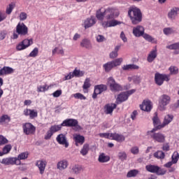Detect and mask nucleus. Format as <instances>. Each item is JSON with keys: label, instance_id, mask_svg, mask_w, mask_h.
Wrapping results in <instances>:
<instances>
[{"label": "nucleus", "instance_id": "obj_1", "mask_svg": "<svg viewBox=\"0 0 179 179\" xmlns=\"http://www.w3.org/2000/svg\"><path fill=\"white\" fill-rule=\"evenodd\" d=\"M101 7L96 11V17L100 20L104 29L108 27H114L121 24V22L115 20V17L120 16V10L115 7H108L104 8Z\"/></svg>", "mask_w": 179, "mask_h": 179}, {"label": "nucleus", "instance_id": "obj_2", "mask_svg": "<svg viewBox=\"0 0 179 179\" xmlns=\"http://www.w3.org/2000/svg\"><path fill=\"white\" fill-rule=\"evenodd\" d=\"M79 122L78 120L76 119H66L64 120L61 124H55L50 127L49 129L53 134L55 132H58L61 131L62 127H78L80 128V126H78Z\"/></svg>", "mask_w": 179, "mask_h": 179}, {"label": "nucleus", "instance_id": "obj_3", "mask_svg": "<svg viewBox=\"0 0 179 179\" xmlns=\"http://www.w3.org/2000/svg\"><path fill=\"white\" fill-rule=\"evenodd\" d=\"M163 128H159L157 126L153 128L151 131L147 132L148 138L152 139L155 142H158V143H164L166 142V136L161 132L156 133V131L162 129Z\"/></svg>", "mask_w": 179, "mask_h": 179}, {"label": "nucleus", "instance_id": "obj_4", "mask_svg": "<svg viewBox=\"0 0 179 179\" xmlns=\"http://www.w3.org/2000/svg\"><path fill=\"white\" fill-rule=\"evenodd\" d=\"M132 24H138L142 22V12L138 8H131L128 11Z\"/></svg>", "mask_w": 179, "mask_h": 179}, {"label": "nucleus", "instance_id": "obj_5", "mask_svg": "<svg viewBox=\"0 0 179 179\" xmlns=\"http://www.w3.org/2000/svg\"><path fill=\"white\" fill-rule=\"evenodd\" d=\"M17 33V34H16ZM16 33H13V38L14 40H16L19 37V34L20 36H27L29 34V28H27V26L24 24V23H18L16 26Z\"/></svg>", "mask_w": 179, "mask_h": 179}, {"label": "nucleus", "instance_id": "obj_6", "mask_svg": "<svg viewBox=\"0 0 179 179\" xmlns=\"http://www.w3.org/2000/svg\"><path fill=\"white\" fill-rule=\"evenodd\" d=\"M136 92V89L130 90L129 91L121 92L117 95L116 99V104H121V103H124V101H127L129 98V96L134 94Z\"/></svg>", "mask_w": 179, "mask_h": 179}, {"label": "nucleus", "instance_id": "obj_7", "mask_svg": "<svg viewBox=\"0 0 179 179\" xmlns=\"http://www.w3.org/2000/svg\"><path fill=\"white\" fill-rule=\"evenodd\" d=\"M145 169L149 173H152L154 174H157V176H164L166 173H167V171L161 169L160 166L152 165V164H148L145 166Z\"/></svg>", "mask_w": 179, "mask_h": 179}, {"label": "nucleus", "instance_id": "obj_8", "mask_svg": "<svg viewBox=\"0 0 179 179\" xmlns=\"http://www.w3.org/2000/svg\"><path fill=\"white\" fill-rule=\"evenodd\" d=\"M122 58H117L111 62H108L103 65V68L105 70V72H110L113 68H115L116 66H120L121 64H122Z\"/></svg>", "mask_w": 179, "mask_h": 179}, {"label": "nucleus", "instance_id": "obj_9", "mask_svg": "<svg viewBox=\"0 0 179 179\" xmlns=\"http://www.w3.org/2000/svg\"><path fill=\"white\" fill-rule=\"evenodd\" d=\"M171 98L167 94H163L161 96L159 101L158 108L160 111H164L166 110V106L170 104Z\"/></svg>", "mask_w": 179, "mask_h": 179}, {"label": "nucleus", "instance_id": "obj_10", "mask_svg": "<svg viewBox=\"0 0 179 179\" xmlns=\"http://www.w3.org/2000/svg\"><path fill=\"white\" fill-rule=\"evenodd\" d=\"M155 80L158 86H162L164 81L169 82L170 80V75L156 73L155 76Z\"/></svg>", "mask_w": 179, "mask_h": 179}, {"label": "nucleus", "instance_id": "obj_11", "mask_svg": "<svg viewBox=\"0 0 179 179\" xmlns=\"http://www.w3.org/2000/svg\"><path fill=\"white\" fill-rule=\"evenodd\" d=\"M0 163H1V164H4V166H15V164L16 166H19L21 163L20 161H17V157H6V158H3Z\"/></svg>", "mask_w": 179, "mask_h": 179}, {"label": "nucleus", "instance_id": "obj_12", "mask_svg": "<svg viewBox=\"0 0 179 179\" xmlns=\"http://www.w3.org/2000/svg\"><path fill=\"white\" fill-rule=\"evenodd\" d=\"M22 129L25 135H34L36 134V127L30 122L24 123L22 125Z\"/></svg>", "mask_w": 179, "mask_h": 179}, {"label": "nucleus", "instance_id": "obj_13", "mask_svg": "<svg viewBox=\"0 0 179 179\" xmlns=\"http://www.w3.org/2000/svg\"><path fill=\"white\" fill-rule=\"evenodd\" d=\"M31 44H33V38L24 39L22 42L17 45L16 50L22 51L23 50H26V48H29Z\"/></svg>", "mask_w": 179, "mask_h": 179}, {"label": "nucleus", "instance_id": "obj_14", "mask_svg": "<svg viewBox=\"0 0 179 179\" xmlns=\"http://www.w3.org/2000/svg\"><path fill=\"white\" fill-rule=\"evenodd\" d=\"M23 114L25 117H29L30 120H34L38 117V112L34 109L26 108L24 110Z\"/></svg>", "mask_w": 179, "mask_h": 179}, {"label": "nucleus", "instance_id": "obj_15", "mask_svg": "<svg viewBox=\"0 0 179 179\" xmlns=\"http://www.w3.org/2000/svg\"><path fill=\"white\" fill-rule=\"evenodd\" d=\"M145 34V28L142 25H138L133 28V34L135 37H142Z\"/></svg>", "mask_w": 179, "mask_h": 179}, {"label": "nucleus", "instance_id": "obj_16", "mask_svg": "<svg viewBox=\"0 0 179 179\" xmlns=\"http://www.w3.org/2000/svg\"><path fill=\"white\" fill-rule=\"evenodd\" d=\"M56 141L59 145H64L65 148L69 146V143H68V140H66V136L64 134H59L56 138Z\"/></svg>", "mask_w": 179, "mask_h": 179}, {"label": "nucleus", "instance_id": "obj_17", "mask_svg": "<svg viewBox=\"0 0 179 179\" xmlns=\"http://www.w3.org/2000/svg\"><path fill=\"white\" fill-rule=\"evenodd\" d=\"M140 108L143 111H147L149 113V111L152 110V101L149 100H144L141 105H140Z\"/></svg>", "mask_w": 179, "mask_h": 179}, {"label": "nucleus", "instance_id": "obj_18", "mask_svg": "<svg viewBox=\"0 0 179 179\" xmlns=\"http://www.w3.org/2000/svg\"><path fill=\"white\" fill-rule=\"evenodd\" d=\"M36 166L38 168L40 174H44L45 171V167L47 166V161L45 160H38L36 161Z\"/></svg>", "mask_w": 179, "mask_h": 179}, {"label": "nucleus", "instance_id": "obj_19", "mask_svg": "<svg viewBox=\"0 0 179 179\" xmlns=\"http://www.w3.org/2000/svg\"><path fill=\"white\" fill-rule=\"evenodd\" d=\"M68 166H69V162H68V160L62 159L57 162V170L62 171V170H66V169H68Z\"/></svg>", "mask_w": 179, "mask_h": 179}, {"label": "nucleus", "instance_id": "obj_20", "mask_svg": "<svg viewBox=\"0 0 179 179\" xmlns=\"http://www.w3.org/2000/svg\"><path fill=\"white\" fill-rule=\"evenodd\" d=\"M96 24V18L93 16H91L90 18H87L84 22L85 29H89Z\"/></svg>", "mask_w": 179, "mask_h": 179}, {"label": "nucleus", "instance_id": "obj_21", "mask_svg": "<svg viewBox=\"0 0 179 179\" xmlns=\"http://www.w3.org/2000/svg\"><path fill=\"white\" fill-rule=\"evenodd\" d=\"M173 120H174V115L170 114L166 115L164 117L163 123L160 126H158V128H164V127L169 125V124H170Z\"/></svg>", "mask_w": 179, "mask_h": 179}, {"label": "nucleus", "instance_id": "obj_22", "mask_svg": "<svg viewBox=\"0 0 179 179\" xmlns=\"http://www.w3.org/2000/svg\"><path fill=\"white\" fill-rule=\"evenodd\" d=\"M110 139L112 141H116V142H124L125 141V136L117 133H110Z\"/></svg>", "mask_w": 179, "mask_h": 179}, {"label": "nucleus", "instance_id": "obj_23", "mask_svg": "<svg viewBox=\"0 0 179 179\" xmlns=\"http://www.w3.org/2000/svg\"><path fill=\"white\" fill-rule=\"evenodd\" d=\"M179 12V8L177 7H174L168 13V17L169 19H171V20H175L176 17H177Z\"/></svg>", "mask_w": 179, "mask_h": 179}, {"label": "nucleus", "instance_id": "obj_24", "mask_svg": "<svg viewBox=\"0 0 179 179\" xmlns=\"http://www.w3.org/2000/svg\"><path fill=\"white\" fill-rule=\"evenodd\" d=\"M15 72V70L9 66H3L0 70V76H2L3 75H10L11 73H13Z\"/></svg>", "mask_w": 179, "mask_h": 179}, {"label": "nucleus", "instance_id": "obj_25", "mask_svg": "<svg viewBox=\"0 0 179 179\" xmlns=\"http://www.w3.org/2000/svg\"><path fill=\"white\" fill-rule=\"evenodd\" d=\"M157 58V50H152L150 52V53L148 55L147 61L148 62H153L155 59Z\"/></svg>", "mask_w": 179, "mask_h": 179}, {"label": "nucleus", "instance_id": "obj_26", "mask_svg": "<svg viewBox=\"0 0 179 179\" xmlns=\"http://www.w3.org/2000/svg\"><path fill=\"white\" fill-rule=\"evenodd\" d=\"M117 108V103H108L105 106L106 114H113V111Z\"/></svg>", "mask_w": 179, "mask_h": 179}, {"label": "nucleus", "instance_id": "obj_27", "mask_svg": "<svg viewBox=\"0 0 179 179\" xmlns=\"http://www.w3.org/2000/svg\"><path fill=\"white\" fill-rule=\"evenodd\" d=\"M168 50H173L174 55H179V42L166 46Z\"/></svg>", "mask_w": 179, "mask_h": 179}, {"label": "nucleus", "instance_id": "obj_28", "mask_svg": "<svg viewBox=\"0 0 179 179\" xmlns=\"http://www.w3.org/2000/svg\"><path fill=\"white\" fill-rule=\"evenodd\" d=\"M73 139L76 146H78V143H79V145H83V143H85V136H81L80 134L74 135Z\"/></svg>", "mask_w": 179, "mask_h": 179}, {"label": "nucleus", "instance_id": "obj_29", "mask_svg": "<svg viewBox=\"0 0 179 179\" xmlns=\"http://www.w3.org/2000/svg\"><path fill=\"white\" fill-rule=\"evenodd\" d=\"M110 156L106 155L105 153H101L98 157V162L99 163H107L110 162Z\"/></svg>", "mask_w": 179, "mask_h": 179}, {"label": "nucleus", "instance_id": "obj_30", "mask_svg": "<svg viewBox=\"0 0 179 179\" xmlns=\"http://www.w3.org/2000/svg\"><path fill=\"white\" fill-rule=\"evenodd\" d=\"M71 171L73 174H80V173L83 171V167L82 166V165L76 164L72 166Z\"/></svg>", "mask_w": 179, "mask_h": 179}, {"label": "nucleus", "instance_id": "obj_31", "mask_svg": "<svg viewBox=\"0 0 179 179\" xmlns=\"http://www.w3.org/2000/svg\"><path fill=\"white\" fill-rule=\"evenodd\" d=\"M94 90L97 93L101 94L103 92H106L107 90V85L103 84L95 85Z\"/></svg>", "mask_w": 179, "mask_h": 179}, {"label": "nucleus", "instance_id": "obj_32", "mask_svg": "<svg viewBox=\"0 0 179 179\" xmlns=\"http://www.w3.org/2000/svg\"><path fill=\"white\" fill-rule=\"evenodd\" d=\"M141 37H143L144 39H145L146 41H148V43H153L155 44L157 43V41H156V39H155V38H153L152 36H150L148 34L144 33Z\"/></svg>", "mask_w": 179, "mask_h": 179}, {"label": "nucleus", "instance_id": "obj_33", "mask_svg": "<svg viewBox=\"0 0 179 179\" xmlns=\"http://www.w3.org/2000/svg\"><path fill=\"white\" fill-rule=\"evenodd\" d=\"M50 85L45 84L44 85H39L37 87L38 93H44L50 90Z\"/></svg>", "mask_w": 179, "mask_h": 179}, {"label": "nucleus", "instance_id": "obj_34", "mask_svg": "<svg viewBox=\"0 0 179 179\" xmlns=\"http://www.w3.org/2000/svg\"><path fill=\"white\" fill-rule=\"evenodd\" d=\"M120 48H121V46H115L114 50L112 51L109 55L110 58H111L112 59H114V58H117V57H118V51H120Z\"/></svg>", "mask_w": 179, "mask_h": 179}, {"label": "nucleus", "instance_id": "obj_35", "mask_svg": "<svg viewBox=\"0 0 179 179\" xmlns=\"http://www.w3.org/2000/svg\"><path fill=\"white\" fill-rule=\"evenodd\" d=\"M155 115L152 117V124L155 127L154 128H156L157 127H160V125H162V124L160 122V119L157 116V113H155Z\"/></svg>", "mask_w": 179, "mask_h": 179}, {"label": "nucleus", "instance_id": "obj_36", "mask_svg": "<svg viewBox=\"0 0 179 179\" xmlns=\"http://www.w3.org/2000/svg\"><path fill=\"white\" fill-rule=\"evenodd\" d=\"M154 157L160 160H163V159L166 157V154H164V152L162 150H158L154 153Z\"/></svg>", "mask_w": 179, "mask_h": 179}, {"label": "nucleus", "instance_id": "obj_37", "mask_svg": "<svg viewBox=\"0 0 179 179\" xmlns=\"http://www.w3.org/2000/svg\"><path fill=\"white\" fill-rule=\"evenodd\" d=\"M71 73L73 75V78H80L85 75V71H82L76 69Z\"/></svg>", "mask_w": 179, "mask_h": 179}, {"label": "nucleus", "instance_id": "obj_38", "mask_svg": "<svg viewBox=\"0 0 179 179\" xmlns=\"http://www.w3.org/2000/svg\"><path fill=\"white\" fill-rule=\"evenodd\" d=\"M138 174H139V171L136 170V169H133L129 171L127 174V177L128 178H131L132 177H136V176H138Z\"/></svg>", "mask_w": 179, "mask_h": 179}, {"label": "nucleus", "instance_id": "obj_39", "mask_svg": "<svg viewBox=\"0 0 179 179\" xmlns=\"http://www.w3.org/2000/svg\"><path fill=\"white\" fill-rule=\"evenodd\" d=\"M27 157H29V152H24L20 153L17 156V162H20V160H26Z\"/></svg>", "mask_w": 179, "mask_h": 179}, {"label": "nucleus", "instance_id": "obj_40", "mask_svg": "<svg viewBox=\"0 0 179 179\" xmlns=\"http://www.w3.org/2000/svg\"><path fill=\"white\" fill-rule=\"evenodd\" d=\"M10 122V117L8 115H3L0 117V124Z\"/></svg>", "mask_w": 179, "mask_h": 179}, {"label": "nucleus", "instance_id": "obj_41", "mask_svg": "<svg viewBox=\"0 0 179 179\" xmlns=\"http://www.w3.org/2000/svg\"><path fill=\"white\" fill-rule=\"evenodd\" d=\"M83 156H86L89 153V144H85L80 152Z\"/></svg>", "mask_w": 179, "mask_h": 179}, {"label": "nucleus", "instance_id": "obj_42", "mask_svg": "<svg viewBox=\"0 0 179 179\" xmlns=\"http://www.w3.org/2000/svg\"><path fill=\"white\" fill-rule=\"evenodd\" d=\"M80 45L81 47H85V48H87L88 50L92 48V44L86 39L83 40V41L80 43Z\"/></svg>", "mask_w": 179, "mask_h": 179}, {"label": "nucleus", "instance_id": "obj_43", "mask_svg": "<svg viewBox=\"0 0 179 179\" xmlns=\"http://www.w3.org/2000/svg\"><path fill=\"white\" fill-rule=\"evenodd\" d=\"M179 160V154L178 152L175 151L171 156V161L173 164H177Z\"/></svg>", "mask_w": 179, "mask_h": 179}, {"label": "nucleus", "instance_id": "obj_44", "mask_svg": "<svg viewBox=\"0 0 179 179\" xmlns=\"http://www.w3.org/2000/svg\"><path fill=\"white\" fill-rule=\"evenodd\" d=\"M169 71L170 72V75H178V67L176 66H171L169 68Z\"/></svg>", "mask_w": 179, "mask_h": 179}, {"label": "nucleus", "instance_id": "obj_45", "mask_svg": "<svg viewBox=\"0 0 179 179\" xmlns=\"http://www.w3.org/2000/svg\"><path fill=\"white\" fill-rule=\"evenodd\" d=\"M117 157H118V159L121 160V162H124L127 160V157H128L125 152H120L117 155Z\"/></svg>", "mask_w": 179, "mask_h": 179}, {"label": "nucleus", "instance_id": "obj_46", "mask_svg": "<svg viewBox=\"0 0 179 179\" xmlns=\"http://www.w3.org/2000/svg\"><path fill=\"white\" fill-rule=\"evenodd\" d=\"M110 87L112 92H120V90H121V85H120L116 83L113 84L112 86H110Z\"/></svg>", "mask_w": 179, "mask_h": 179}, {"label": "nucleus", "instance_id": "obj_47", "mask_svg": "<svg viewBox=\"0 0 179 179\" xmlns=\"http://www.w3.org/2000/svg\"><path fill=\"white\" fill-rule=\"evenodd\" d=\"M38 55V48H35L29 55V57L36 58Z\"/></svg>", "mask_w": 179, "mask_h": 179}, {"label": "nucleus", "instance_id": "obj_48", "mask_svg": "<svg viewBox=\"0 0 179 179\" xmlns=\"http://www.w3.org/2000/svg\"><path fill=\"white\" fill-rule=\"evenodd\" d=\"M90 86H91L90 78H86L84 82V85H83V89H84V90H86L89 89V87H90Z\"/></svg>", "mask_w": 179, "mask_h": 179}, {"label": "nucleus", "instance_id": "obj_49", "mask_svg": "<svg viewBox=\"0 0 179 179\" xmlns=\"http://www.w3.org/2000/svg\"><path fill=\"white\" fill-rule=\"evenodd\" d=\"M10 150H12V145L10 144H7L3 148V152H4L6 155H8Z\"/></svg>", "mask_w": 179, "mask_h": 179}, {"label": "nucleus", "instance_id": "obj_50", "mask_svg": "<svg viewBox=\"0 0 179 179\" xmlns=\"http://www.w3.org/2000/svg\"><path fill=\"white\" fill-rule=\"evenodd\" d=\"M75 99H78L79 100H86V96L81 93H76L73 94Z\"/></svg>", "mask_w": 179, "mask_h": 179}, {"label": "nucleus", "instance_id": "obj_51", "mask_svg": "<svg viewBox=\"0 0 179 179\" xmlns=\"http://www.w3.org/2000/svg\"><path fill=\"white\" fill-rule=\"evenodd\" d=\"M164 33L167 36L169 34H173L174 33V29L173 28H164L163 30Z\"/></svg>", "mask_w": 179, "mask_h": 179}, {"label": "nucleus", "instance_id": "obj_52", "mask_svg": "<svg viewBox=\"0 0 179 179\" xmlns=\"http://www.w3.org/2000/svg\"><path fill=\"white\" fill-rule=\"evenodd\" d=\"M54 135V133L50 129L47 131L46 134L44 136V139L45 141H48V139H51V137Z\"/></svg>", "mask_w": 179, "mask_h": 179}, {"label": "nucleus", "instance_id": "obj_53", "mask_svg": "<svg viewBox=\"0 0 179 179\" xmlns=\"http://www.w3.org/2000/svg\"><path fill=\"white\" fill-rule=\"evenodd\" d=\"M99 136L101 138H106V139H111V134L110 133H100Z\"/></svg>", "mask_w": 179, "mask_h": 179}, {"label": "nucleus", "instance_id": "obj_54", "mask_svg": "<svg viewBox=\"0 0 179 179\" xmlns=\"http://www.w3.org/2000/svg\"><path fill=\"white\" fill-rule=\"evenodd\" d=\"M162 149L164 152H169L170 150V144L169 143H164Z\"/></svg>", "mask_w": 179, "mask_h": 179}, {"label": "nucleus", "instance_id": "obj_55", "mask_svg": "<svg viewBox=\"0 0 179 179\" xmlns=\"http://www.w3.org/2000/svg\"><path fill=\"white\" fill-rule=\"evenodd\" d=\"M13 4H9L6 8V13L7 15H10L12 13V11L13 10Z\"/></svg>", "mask_w": 179, "mask_h": 179}, {"label": "nucleus", "instance_id": "obj_56", "mask_svg": "<svg viewBox=\"0 0 179 179\" xmlns=\"http://www.w3.org/2000/svg\"><path fill=\"white\" fill-rule=\"evenodd\" d=\"M97 43H103V41H106V38L103 35H98L96 37Z\"/></svg>", "mask_w": 179, "mask_h": 179}, {"label": "nucleus", "instance_id": "obj_57", "mask_svg": "<svg viewBox=\"0 0 179 179\" xmlns=\"http://www.w3.org/2000/svg\"><path fill=\"white\" fill-rule=\"evenodd\" d=\"M8 141L6 138L3 137V136H0V146L8 143Z\"/></svg>", "mask_w": 179, "mask_h": 179}, {"label": "nucleus", "instance_id": "obj_58", "mask_svg": "<svg viewBox=\"0 0 179 179\" xmlns=\"http://www.w3.org/2000/svg\"><path fill=\"white\" fill-rule=\"evenodd\" d=\"M27 19V13L22 12L20 14V20H26Z\"/></svg>", "mask_w": 179, "mask_h": 179}, {"label": "nucleus", "instance_id": "obj_59", "mask_svg": "<svg viewBox=\"0 0 179 179\" xmlns=\"http://www.w3.org/2000/svg\"><path fill=\"white\" fill-rule=\"evenodd\" d=\"M62 94V90H57L55 92L52 93L53 97H59Z\"/></svg>", "mask_w": 179, "mask_h": 179}, {"label": "nucleus", "instance_id": "obj_60", "mask_svg": "<svg viewBox=\"0 0 179 179\" xmlns=\"http://www.w3.org/2000/svg\"><path fill=\"white\" fill-rule=\"evenodd\" d=\"M131 152L133 155H138V153H139V148H138V147H133V148H131Z\"/></svg>", "mask_w": 179, "mask_h": 179}, {"label": "nucleus", "instance_id": "obj_61", "mask_svg": "<svg viewBox=\"0 0 179 179\" xmlns=\"http://www.w3.org/2000/svg\"><path fill=\"white\" fill-rule=\"evenodd\" d=\"M6 19V13L0 11V22H3Z\"/></svg>", "mask_w": 179, "mask_h": 179}, {"label": "nucleus", "instance_id": "obj_62", "mask_svg": "<svg viewBox=\"0 0 179 179\" xmlns=\"http://www.w3.org/2000/svg\"><path fill=\"white\" fill-rule=\"evenodd\" d=\"M108 85H109V86H110H110L115 85V80H114V78H113V77H110V78H109L108 80Z\"/></svg>", "mask_w": 179, "mask_h": 179}, {"label": "nucleus", "instance_id": "obj_63", "mask_svg": "<svg viewBox=\"0 0 179 179\" xmlns=\"http://www.w3.org/2000/svg\"><path fill=\"white\" fill-rule=\"evenodd\" d=\"M120 38H122V41H124V43H127V41H128L127 39V36H125V34H124V31L121 32Z\"/></svg>", "mask_w": 179, "mask_h": 179}, {"label": "nucleus", "instance_id": "obj_64", "mask_svg": "<svg viewBox=\"0 0 179 179\" xmlns=\"http://www.w3.org/2000/svg\"><path fill=\"white\" fill-rule=\"evenodd\" d=\"M73 78L72 72H70L67 76L64 77V80H69Z\"/></svg>", "mask_w": 179, "mask_h": 179}]
</instances>
